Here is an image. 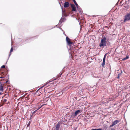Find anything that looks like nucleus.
<instances>
[{
	"mask_svg": "<svg viewBox=\"0 0 130 130\" xmlns=\"http://www.w3.org/2000/svg\"><path fill=\"white\" fill-rule=\"evenodd\" d=\"M0 91H3V87L2 85L0 86Z\"/></svg>",
	"mask_w": 130,
	"mask_h": 130,
	"instance_id": "obj_12",
	"label": "nucleus"
},
{
	"mask_svg": "<svg viewBox=\"0 0 130 130\" xmlns=\"http://www.w3.org/2000/svg\"><path fill=\"white\" fill-rule=\"evenodd\" d=\"M70 5L72 9V11H76V10L74 5L73 4H71Z\"/></svg>",
	"mask_w": 130,
	"mask_h": 130,
	"instance_id": "obj_5",
	"label": "nucleus"
},
{
	"mask_svg": "<svg viewBox=\"0 0 130 130\" xmlns=\"http://www.w3.org/2000/svg\"><path fill=\"white\" fill-rule=\"evenodd\" d=\"M62 94H61V95H62Z\"/></svg>",
	"mask_w": 130,
	"mask_h": 130,
	"instance_id": "obj_30",
	"label": "nucleus"
},
{
	"mask_svg": "<svg viewBox=\"0 0 130 130\" xmlns=\"http://www.w3.org/2000/svg\"><path fill=\"white\" fill-rule=\"evenodd\" d=\"M69 6V3L68 2H66L64 4V8L68 7Z\"/></svg>",
	"mask_w": 130,
	"mask_h": 130,
	"instance_id": "obj_6",
	"label": "nucleus"
},
{
	"mask_svg": "<svg viewBox=\"0 0 130 130\" xmlns=\"http://www.w3.org/2000/svg\"><path fill=\"white\" fill-rule=\"evenodd\" d=\"M37 111V110H35V111L33 112L32 114V116Z\"/></svg>",
	"mask_w": 130,
	"mask_h": 130,
	"instance_id": "obj_15",
	"label": "nucleus"
},
{
	"mask_svg": "<svg viewBox=\"0 0 130 130\" xmlns=\"http://www.w3.org/2000/svg\"><path fill=\"white\" fill-rule=\"evenodd\" d=\"M44 105V104H43L41 106L39 107V106L38 108L37 109V110H38L39 109H40L41 108V107L43 106Z\"/></svg>",
	"mask_w": 130,
	"mask_h": 130,
	"instance_id": "obj_13",
	"label": "nucleus"
},
{
	"mask_svg": "<svg viewBox=\"0 0 130 130\" xmlns=\"http://www.w3.org/2000/svg\"><path fill=\"white\" fill-rule=\"evenodd\" d=\"M114 125L112 123V124L110 126V127H112V126H113Z\"/></svg>",
	"mask_w": 130,
	"mask_h": 130,
	"instance_id": "obj_18",
	"label": "nucleus"
},
{
	"mask_svg": "<svg viewBox=\"0 0 130 130\" xmlns=\"http://www.w3.org/2000/svg\"><path fill=\"white\" fill-rule=\"evenodd\" d=\"M48 84V83L45 84L42 87V88L43 87H44V86H45L46 85H47V84Z\"/></svg>",
	"mask_w": 130,
	"mask_h": 130,
	"instance_id": "obj_22",
	"label": "nucleus"
},
{
	"mask_svg": "<svg viewBox=\"0 0 130 130\" xmlns=\"http://www.w3.org/2000/svg\"><path fill=\"white\" fill-rule=\"evenodd\" d=\"M118 78L119 79V76L118 77Z\"/></svg>",
	"mask_w": 130,
	"mask_h": 130,
	"instance_id": "obj_26",
	"label": "nucleus"
},
{
	"mask_svg": "<svg viewBox=\"0 0 130 130\" xmlns=\"http://www.w3.org/2000/svg\"><path fill=\"white\" fill-rule=\"evenodd\" d=\"M105 27H108L107 26H106Z\"/></svg>",
	"mask_w": 130,
	"mask_h": 130,
	"instance_id": "obj_27",
	"label": "nucleus"
},
{
	"mask_svg": "<svg viewBox=\"0 0 130 130\" xmlns=\"http://www.w3.org/2000/svg\"><path fill=\"white\" fill-rule=\"evenodd\" d=\"M13 49L12 47L11 48V50H10V52H12L13 51Z\"/></svg>",
	"mask_w": 130,
	"mask_h": 130,
	"instance_id": "obj_17",
	"label": "nucleus"
},
{
	"mask_svg": "<svg viewBox=\"0 0 130 130\" xmlns=\"http://www.w3.org/2000/svg\"><path fill=\"white\" fill-rule=\"evenodd\" d=\"M106 37H103L101 40V42L99 45V46L102 47L105 46L106 45Z\"/></svg>",
	"mask_w": 130,
	"mask_h": 130,
	"instance_id": "obj_1",
	"label": "nucleus"
},
{
	"mask_svg": "<svg viewBox=\"0 0 130 130\" xmlns=\"http://www.w3.org/2000/svg\"><path fill=\"white\" fill-rule=\"evenodd\" d=\"M130 20V13H127L124 16V22H125L126 21Z\"/></svg>",
	"mask_w": 130,
	"mask_h": 130,
	"instance_id": "obj_2",
	"label": "nucleus"
},
{
	"mask_svg": "<svg viewBox=\"0 0 130 130\" xmlns=\"http://www.w3.org/2000/svg\"><path fill=\"white\" fill-rule=\"evenodd\" d=\"M73 2H74L75 4L76 5V6L77 8H78L79 6H78V4H77L75 0H73Z\"/></svg>",
	"mask_w": 130,
	"mask_h": 130,
	"instance_id": "obj_11",
	"label": "nucleus"
},
{
	"mask_svg": "<svg viewBox=\"0 0 130 130\" xmlns=\"http://www.w3.org/2000/svg\"><path fill=\"white\" fill-rule=\"evenodd\" d=\"M111 130H115L111 129Z\"/></svg>",
	"mask_w": 130,
	"mask_h": 130,
	"instance_id": "obj_28",
	"label": "nucleus"
},
{
	"mask_svg": "<svg viewBox=\"0 0 130 130\" xmlns=\"http://www.w3.org/2000/svg\"><path fill=\"white\" fill-rule=\"evenodd\" d=\"M129 58V57L128 56H127L125 57V58H124L123 60H126V59H128Z\"/></svg>",
	"mask_w": 130,
	"mask_h": 130,
	"instance_id": "obj_14",
	"label": "nucleus"
},
{
	"mask_svg": "<svg viewBox=\"0 0 130 130\" xmlns=\"http://www.w3.org/2000/svg\"><path fill=\"white\" fill-rule=\"evenodd\" d=\"M96 130H102V129L100 128L96 129Z\"/></svg>",
	"mask_w": 130,
	"mask_h": 130,
	"instance_id": "obj_23",
	"label": "nucleus"
},
{
	"mask_svg": "<svg viewBox=\"0 0 130 130\" xmlns=\"http://www.w3.org/2000/svg\"><path fill=\"white\" fill-rule=\"evenodd\" d=\"M120 122V120H116L114 121L112 123L114 125H115Z\"/></svg>",
	"mask_w": 130,
	"mask_h": 130,
	"instance_id": "obj_9",
	"label": "nucleus"
},
{
	"mask_svg": "<svg viewBox=\"0 0 130 130\" xmlns=\"http://www.w3.org/2000/svg\"><path fill=\"white\" fill-rule=\"evenodd\" d=\"M82 111L81 110H78L76 111L75 113V115L76 116L80 112H82Z\"/></svg>",
	"mask_w": 130,
	"mask_h": 130,
	"instance_id": "obj_8",
	"label": "nucleus"
},
{
	"mask_svg": "<svg viewBox=\"0 0 130 130\" xmlns=\"http://www.w3.org/2000/svg\"><path fill=\"white\" fill-rule=\"evenodd\" d=\"M30 122H29L28 123L27 125V127H28L30 125Z\"/></svg>",
	"mask_w": 130,
	"mask_h": 130,
	"instance_id": "obj_16",
	"label": "nucleus"
},
{
	"mask_svg": "<svg viewBox=\"0 0 130 130\" xmlns=\"http://www.w3.org/2000/svg\"><path fill=\"white\" fill-rule=\"evenodd\" d=\"M66 20V19L64 18H61L59 20V23L61 24L62 22H64Z\"/></svg>",
	"mask_w": 130,
	"mask_h": 130,
	"instance_id": "obj_7",
	"label": "nucleus"
},
{
	"mask_svg": "<svg viewBox=\"0 0 130 130\" xmlns=\"http://www.w3.org/2000/svg\"><path fill=\"white\" fill-rule=\"evenodd\" d=\"M34 101V100H32L31 101V102H33Z\"/></svg>",
	"mask_w": 130,
	"mask_h": 130,
	"instance_id": "obj_24",
	"label": "nucleus"
},
{
	"mask_svg": "<svg viewBox=\"0 0 130 130\" xmlns=\"http://www.w3.org/2000/svg\"><path fill=\"white\" fill-rule=\"evenodd\" d=\"M5 68V65H3L1 67V68Z\"/></svg>",
	"mask_w": 130,
	"mask_h": 130,
	"instance_id": "obj_19",
	"label": "nucleus"
},
{
	"mask_svg": "<svg viewBox=\"0 0 130 130\" xmlns=\"http://www.w3.org/2000/svg\"><path fill=\"white\" fill-rule=\"evenodd\" d=\"M60 125L59 124H57L55 130H59L60 128Z\"/></svg>",
	"mask_w": 130,
	"mask_h": 130,
	"instance_id": "obj_10",
	"label": "nucleus"
},
{
	"mask_svg": "<svg viewBox=\"0 0 130 130\" xmlns=\"http://www.w3.org/2000/svg\"><path fill=\"white\" fill-rule=\"evenodd\" d=\"M66 41L69 45H71L73 43L71 41L70 39L68 36L66 37Z\"/></svg>",
	"mask_w": 130,
	"mask_h": 130,
	"instance_id": "obj_3",
	"label": "nucleus"
},
{
	"mask_svg": "<svg viewBox=\"0 0 130 130\" xmlns=\"http://www.w3.org/2000/svg\"><path fill=\"white\" fill-rule=\"evenodd\" d=\"M4 78V77L3 76L0 77V78Z\"/></svg>",
	"mask_w": 130,
	"mask_h": 130,
	"instance_id": "obj_21",
	"label": "nucleus"
},
{
	"mask_svg": "<svg viewBox=\"0 0 130 130\" xmlns=\"http://www.w3.org/2000/svg\"><path fill=\"white\" fill-rule=\"evenodd\" d=\"M75 130H76V129H75Z\"/></svg>",
	"mask_w": 130,
	"mask_h": 130,
	"instance_id": "obj_29",
	"label": "nucleus"
},
{
	"mask_svg": "<svg viewBox=\"0 0 130 130\" xmlns=\"http://www.w3.org/2000/svg\"><path fill=\"white\" fill-rule=\"evenodd\" d=\"M106 55H107V54H106L104 56V58H103V62L101 64L102 66L103 67H104L105 66V58H106Z\"/></svg>",
	"mask_w": 130,
	"mask_h": 130,
	"instance_id": "obj_4",
	"label": "nucleus"
},
{
	"mask_svg": "<svg viewBox=\"0 0 130 130\" xmlns=\"http://www.w3.org/2000/svg\"><path fill=\"white\" fill-rule=\"evenodd\" d=\"M6 101H7V100L6 99H5L4 100V102H6Z\"/></svg>",
	"mask_w": 130,
	"mask_h": 130,
	"instance_id": "obj_20",
	"label": "nucleus"
},
{
	"mask_svg": "<svg viewBox=\"0 0 130 130\" xmlns=\"http://www.w3.org/2000/svg\"><path fill=\"white\" fill-rule=\"evenodd\" d=\"M4 74V72H2V74Z\"/></svg>",
	"mask_w": 130,
	"mask_h": 130,
	"instance_id": "obj_25",
	"label": "nucleus"
}]
</instances>
